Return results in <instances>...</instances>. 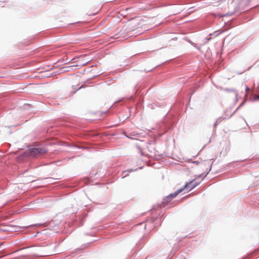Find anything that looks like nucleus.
I'll list each match as a JSON object with an SVG mask.
<instances>
[{
	"label": "nucleus",
	"instance_id": "obj_1",
	"mask_svg": "<svg viewBox=\"0 0 259 259\" xmlns=\"http://www.w3.org/2000/svg\"><path fill=\"white\" fill-rule=\"evenodd\" d=\"M197 185V184L194 181H192L189 183H187L183 188L178 189L176 192L174 193L170 194L167 197L169 198H174L179 195L183 190H186L187 192L190 191Z\"/></svg>",
	"mask_w": 259,
	"mask_h": 259
},
{
	"label": "nucleus",
	"instance_id": "obj_2",
	"mask_svg": "<svg viewBox=\"0 0 259 259\" xmlns=\"http://www.w3.org/2000/svg\"><path fill=\"white\" fill-rule=\"evenodd\" d=\"M47 151L42 148H32L29 152V155L31 156H38L46 153Z\"/></svg>",
	"mask_w": 259,
	"mask_h": 259
},
{
	"label": "nucleus",
	"instance_id": "obj_3",
	"mask_svg": "<svg viewBox=\"0 0 259 259\" xmlns=\"http://www.w3.org/2000/svg\"><path fill=\"white\" fill-rule=\"evenodd\" d=\"M126 137L130 139L137 140L139 138H140V135L138 133L133 132L128 134V135H126Z\"/></svg>",
	"mask_w": 259,
	"mask_h": 259
},
{
	"label": "nucleus",
	"instance_id": "obj_4",
	"mask_svg": "<svg viewBox=\"0 0 259 259\" xmlns=\"http://www.w3.org/2000/svg\"><path fill=\"white\" fill-rule=\"evenodd\" d=\"M222 118H220V119H218L217 121H216V124L217 123H219L220 122H221L222 121Z\"/></svg>",
	"mask_w": 259,
	"mask_h": 259
},
{
	"label": "nucleus",
	"instance_id": "obj_5",
	"mask_svg": "<svg viewBox=\"0 0 259 259\" xmlns=\"http://www.w3.org/2000/svg\"><path fill=\"white\" fill-rule=\"evenodd\" d=\"M194 163H196L197 164H200L201 165H203V163H200L196 162H195Z\"/></svg>",
	"mask_w": 259,
	"mask_h": 259
},
{
	"label": "nucleus",
	"instance_id": "obj_6",
	"mask_svg": "<svg viewBox=\"0 0 259 259\" xmlns=\"http://www.w3.org/2000/svg\"><path fill=\"white\" fill-rule=\"evenodd\" d=\"M258 98H259V97H258Z\"/></svg>",
	"mask_w": 259,
	"mask_h": 259
}]
</instances>
